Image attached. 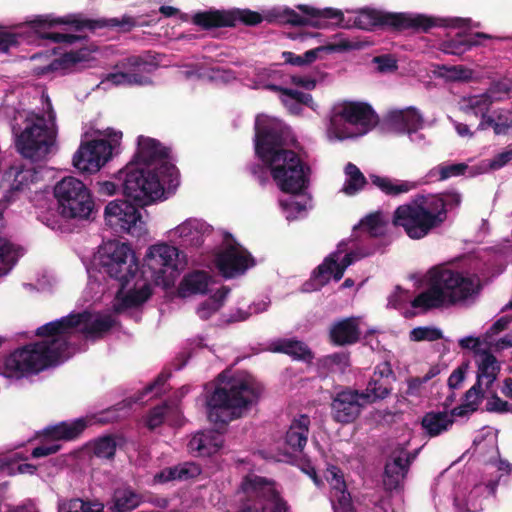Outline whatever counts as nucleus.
I'll list each match as a JSON object with an SVG mask.
<instances>
[{"instance_id":"1","label":"nucleus","mask_w":512,"mask_h":512,"mask_svg":"<svg viewBox=\"0 0 512 512\" xmlns=\"http://www.w3.org/2000/svg\"><path fill=\"white\" fill-rule=\"evenodd\" d=\"M115 325L109 315L93 316L89 311L71 313L60 319L48 322L36 330L40 341L26 344L11 352L3 362V374L8 378L20 379L24 376L57 366L72 357L74 348L70 342L78 327L88 340L104 337Z\"/></svg>"},{"instance_id":"2","label":"nucleus","mask_w":512,"mask_h":512,"mask_svg":"<svg viewBox=\"0 0 512 512\" xmlns=\"http://www.w3.org/2000/svg\"><path fill=\"white\" fill-rule=\"evenodd\" d=\"M254 129L255 154L270 167L278 188L284 193H302L309 184L310 167L295 151L285 147L281 124L266 115H258Z\"/></svg>"},{"instance_id":"3","label":"nucleus","mask_w":512,"mask_h":512,"mask_svg":"<svg viewBox=\"0 0 512 512\" xmlns=\"http://www.w3.org/2000/svg\"><path fill=\"white\" fill-rule=\"evenodd\" d=\"M254 129L255 154L270 167L278 188L284 193H302L309 184L310 167L295 151L285 147L281 124L266 115H258Z\"/></svg>"},{"instance_id":"4","label":"nucleus","mask_w":512,"mask_h":512,"mask_svg":"<svg viewBox=\"0 0 512 512\" xmlns=\"http://www.w3.org/2000/svg\"><path fill=\"white\" fill-rule=\"evenodd\" d=\"M205 390L208 416H219L224 412H229L231 416H241L243 411L257 404L263 387L252 379L228 377L225 372H221Z\"/></svg>"},{"instance_id":"5","label":"nucleus","mask_w":512,"mask_h":512,"mask_svg":"<svg viewBox=\"0 0 512 512\" xmlns=\"http://www.w3.org/2000/svg\"><path fill=\"white\" fill-rule=\"evenodd\" d=\"M56 25H70L76 31L88 29L92 32L108 28L117 29L119 32H130L136 25V19L129 15L122 18L88 19L81 14H70L64 17H52L51 15L38 16L30 22L31 28L41 38L54 43L73 44L82 39L81 36L59 32H49L47 29Z\"/></svg>"},{"instance_id":"6","label":"nucleus","mask_w":512,"mask_h":512,"mask_svg":"<svg viewBox=\"0 0 512 512\" xmlns=\"http://www.w3.org/2000/svg\"><path fill=\"white\" fill-rule=\"evenodd\" d=\"M443 207L440 198L421 196L412 203L397 207L392 222L402 227L409 238L422 239L445 222Z\"/></svg>"},{"instance_id":"7","label":"nucleus","mask_w":512,"mask_h":512,"mask_svg":"<svg viewBox=\"0 0 512 512\" xmlns=\"http://www.w3.org/2000/svg\"><path fill=\"white\" fill-rule=\"evenodd\" d=\"M17 152L32 162L43 161L56 144V131L43 115L29 114L20 123L12 122Z\"/></svg>"},{"instance_id":"8","label":"nucleus","mask_w":512,"mask_h":512,"mask_svg":"<svg viewBox=\"0 0 512 512\" xmlns=\"http://www.w3.org/2000/svg\"><path fill=\"white\" fill-rule=\"evenodd\" d=\"M123 194L140 208L160 199L167 183L159 172L141 167L137 161H130L116 175Z\"/></svg>"},{"instance_id":"9","label":"nucleus","mask_w":512,"mask_h":512,"mask_svg":"<svg viewBox=\"0 0 512 512\" xmlns=\"http://www.w3.org/2000/svg\"><path fill=\"white\" fill-rule=\"evenodd\" d=\"M441 25L439 19L424 14L390 13L369 8L360 10L353 20V26L362 30L389 28L397 32L412 30L427 33Z\"/></svg>"},{"instance_id":"10","label":"nucleus","mask_w":512,"mask_h":512,"mask_svg":"<svg viewBox=\"0 0 512 512\" xmlns=\"http://www.w3.org/2000/svg\"><path fill=\"white\" fill-rule=\"evenodd\" d=\"M59 214L65 219L92 220L97 212L90 190L79 179L64 177L54 187Z\"/></svg>"},{"instance_id":"11","label":"nucleus","mask_w":512,"mask_h":512,"mask_svg":"<svg viewBox=\"0 0 512 512\" xmlns=\"http://www.w3.org/2000/svg\"><path fill=\"white\" fill-rule=\"evenodd\" d=\"M301 12L285 8H274L268 14L270 22L291 26H312L314 28H328L330 25L349 27L344 24V15L341 10L333 8L318 9L310 5L301 4L297 6Z\"/></svg>"},{"instance_id":"12","label":"nucleus","mask_w":512,"mask_h":512,"mask_svg":"<svg viewBox=\"0 0 512 512\" xmlns=\"http://www.w3.org/2000/svg\"><path fill=\"white\" fill-rule=\"evenodd\" d=\"M99 254L102 271L119 282V292L124 291L139 271L137 259L129 245L109 241L101 248Z\"/></svg>"},{"instance_id":"13","label":"nucleus","mask_w":512,"mask_h":512,"mask_svg":"<svg viewBox=\"0 0 512 512\" xmlns=\"http://www.w3.org/2000/svg\"><path fill=\"white\" fill-rule=\"evenodd\" d=\"M170 149L159 140L140 135L137 150L131 161H137L141 167L159 172L167 183V189H176L180 183L179 171L170 160Z\"/></svg>"},{"instance_id":"14","label":"nucleus","mask_w":512,"mask_h":512,"mask_svg":"<svg viewBox=\"0 0 512 512\" xmlns=\"http://www.w3.org/2000/svg\"><path fill=\"white\" fill-rule=\"evenodd\" d=\"M440 290L448 305L464 302L481 289L479 278L475 274L459 270L452 265H441L432 270Z\"/></svg>"},{"instance_id":"15","label":"nucleus","mask_w":512,"mask_h":512,"mask_svg":"<svg viewBox=\"0 0 512 512\" xmlns=\"http://www.w3.org/2000/svg\"><path fill=\"white\" fill-rule=\"evenodd\" d=\"M241 489L253 501L239 512H289L287 502L279 496L274 483L251 474L244 478Z\"/></svg>"},{"instance_id":"16","label":"nucleus","mask_w":512,"mask_h":512,"mask_svg":"<svg viewBox=\"0 0 512 512\" xmlns=\"http://www.w3.org/2000/svg\"><path fill=\"white\" fill-rule=\"evenodd\" d=\"M138 207L135 202L133 204L127 200L109 202L104 211L106 224L116 232L141 237L147 229Z\"/></svg>"},{"instance_id":"17","label":"nucleus","mask_w":512,"mask_h":512,"mask_svg":"<svg viewBox=\"0 0 512 512\" xmlns=\"http://www.w3.org/2000/svg\"><path fill=\"white\" fill-rule=\"evenodd\" d=\"M122 137L121 132H115L111 140L93 139L84 142L73 157V165L81 172L94 173L111 158L112 152Z\"/></svg>"},{"instance_id":"18","label":"nucleus","mask_w":512,"mask_h":512,"mask_svg":"<svg viewBox=\"0 0 512 512\" xmlns=\"http://www.w3.org/2000/svg\"><path fill=\"white\" fill-rule=\"evenodd\" d=\"M263 21L260 13L250 9L234 8L230 10H208L197 12L192 18L194 25L204 30L222 27H235L238 22L247 26H256Z\"/></svg>"},{"instance_id":"19","label":"nucleus","mask_w":512,"mask_h":512,"mask_svg":"<svg viewBox=\"0 0 512 512\" xmlns=\"http://www.w3.org/2000/svg\"><path fill=\"white\" fill-rule=\"evenodd\" d=\"M179 250L171 245L161 243L149 248L145 256L144 267L151 271L156 282L168 283L178 274Z\"/></svg>"},{"instance_id":"20","label":"nucleus","mask_w":512,"mask_h":512,"mask_svg":"<svg viewBox=\"0 0 512 512\" xmlns=\"http://www.w3.org/2000/svg\"><path fill=\"white\" fill-rule=\"evenodd\" d=\"M214 264L224 278L230 279L244 274L253 267L255 259L246 248L234 242L215 255Z\"/></svg>"},{"instance_id":"21","label":"nucleus","mask_w":512,"mask_h":512,"mask_svg":"<svg viewBox=\"0 0 512 512\" xmlns=\"http://www.w3.org/2000/svg\"><path fill=\"white\" fill-rule=\"evenodd\" d=\"M338 119L344 120L351 125L360 126L363 133L371 130L378 121V117L371 105L354 101H345L334 110L330 118V127L332 129H337Z\"/></svg>"},{"instance_id":"22","label":"nucleus","mask_w":512,"mask_h":512,"mask_svg":"<svg viewBox=\"0 0 512 512\" xmlns=\"http://www.w3.org/2000/svg\"><path fill=\"white\" fill-rule=\"evenodd\" d=\"M415 455L405 447H396L389 455L384 470L383 484L386 490H395L405 480Z\"/></svg>"},{"instance_id":"23","label":"nucleus","mask_w":512,"mask_h":512,"mask_svg":"<svg viewBox=\"0 0 512 512\" xmlns=\"http://www.w3.org/2000/svg\"><path fill=\"white\" fill-rule=\"evenodd\" d=\"M228 422L217 418L214 425L216 430H204L195 433L188 443V450L194 456L206 457L217 453L223 446V432Z\"/></svg>"},{"instance_id":"24","label":"nucleus","mask_w":512,"mask_h":512,"mask_svg":"<svg viewBox=\"0 0 512 512\" xmlns=\"http://www.w3.org/2000/svg\"><path fill=\"white\" fill-rule=\"evenodd\" d=\"M329 342L333 346H350L361 339V329L358 317H346L334 321L328 331Z\"/></svg>"},{"instance_id":"25","label":"nucleus","mask_w":512,"mask_h":512,"mask_svg":"<svg viewBox=\"0 0 512 512\" xmlns=\"http://www.w3.org/2000/svg\"><path fill=\"white\" fill-rule=\"evenodd\" d=\"M353 261L354 256L352 253L345 254L340 263L338 262V253H332L313 271L312 279L319 288L326 285L331 276H333L335 281H339L342 279L346 268Z\"/></svg>"},{"instance_id":"26","label":"nucleus","mask_w":512,"mask_h":512,"mask_svg":"<svg viewBox=\"0 0 512 512\" xmlns=\"http://www.w3.org/2000/svg\"><path fill=\"white\" fill-rule=\"evenodd\" d=\"M170 377L171 372L162 371L155 380L146 385L142 391L114 405L113 410L121 411L125 408H131L132 406H142L148 401L145 399L148 395H151L149 399L162 395L166 392V383Z\"/></svg>"},{"instance_id":"27","label":"nucleus","mask_w":512,"mask_h":512,"mask_svg":"<svg viewBox=\"0 0 512 512\" xmlns=\"http://www.w3.org/2000/svg\"><path fill=\"white\" fill-rule=\"evenodd\" d=\"M388 124L400 133H416L423 127L424 119L414 107L403 110H393L387 115Z\"/></svg>"},{"instance_id":"28","label":"nucleus","mask_w":512,"mask_h":512,"mask_svg":"<svg viewBox=\"0 0 512 512\" xmlns=\"http://www.w3.org/2000/svg\"><path fill=\"white\" fill-rule=\"evenodd\" d=\"M309 418L294 419L289 426L285 436V443L289 449L285 453V461H290V457L303 451L306 446L309 433Z\"/></svg>"},{"instance_id":"29","label":"nucleus","mask_w":512,"mask_h":512,"mask_svg":"<svg viewBox=\"0 0 512 512\" xmlns=\"http://www.w3.org/2000/svg\"><path fill=\"white\" fill-rule=\"evenodd\" d=\"M368 398L357 390L341 391L334 398L332 408L343 416H359L362 408L368 405L365 400Z\"/></svg>"},{"instance_id":"30","label":"nucleus","mask_w":512,"mask_h":512,"mask_svg":"<svg viewBox=\"0 0 512 512\" xmlns=\"http://www.w3.org/2000/svg\"><path fill=\"white\" fill-rule=\"evenodd\" d=\"M87 425L85 418H77L74 421H62L45 428L44 434L56 441H73L83 433Z\"/></svg>"},{"instance_id":"31","label":"nucleus","mask_w":512,"mask_h":512,"mask_svg":"<svg viewBox=\"0 0 512 512\" xmlns=\"http://www.w3.org/2000/svg\"><path fill=\"white\" fill-rule=\"evenodd\" d=\"M5 180L10 181V192H20L29 188V185L38 181L39 174L35 167L22 165L12 166L4 174Z\"/></svg>"},{"instance_id":"32","label":"nucleus","mask_w":512,"mask_h":512,"mask_svg":"<svg viewBox=\"0 0 512 512\" xmlns=\"http://www.w3.org/2000/svg\"><path fill=\"white\" fill-rule=\"evenodd\" d=\"M133 285L127 287V293L122 298V304L125 308H135L145 303L152 295V289L149 282L143 279L142 274L138 272L136 278L131 280ZM126 290V288L124 289Z\"/></svg>"},{"instance_id":"33","label":"nucleus","mask_w":512,"mask_h":512,"mask_svg":"<svg viewBox=\"0 0 512 512\" xmlns=\"http://www.w3.org/2000/svg\"><path fill=\"white\" fill-rule=\"evenodd\" d=\"M447 304L444 293L440 290L436 280L431 274L430 286L418 294L411 302L413 308H422L425 311L440 308Z\"/></svg>"},{"instance_id":"34","label":"nucleus","mask_w":512,"mask_h":512,"mask_svg":"<svg viewBox=\"0 0 512 512\" xmlns=\"http://www.w3.org/2000/svg\"><path fill=\"white\" fill-rule=\"evenodd\" d=\"M340 49L337 44H327L318 46L314 49L306 51L303 55H297L291 51L282 52L284 62L293 66H305L315 62L317 59L322 58L323 54L333 53Z\"/></svg>"},{"instance_id":"35","label":"nucleus","mask_w":512,"mask_h":512,"mask_svg":"<svg viewBox=\"0 0 512 512\" xmlns=\"http://www.w3.org/2000/svg\"><path fill=\"white\" fill-rule=\"evenodd\" d=\"M331 499L334 512H354L350 494L346 491V484L342 475L332 471Z\"/></svg>"},{"instance_id":"36","label":"nucleus","mask_w":512,"mask_h":512,"mask_svg":"<svg viewBox=\"0 0 512 512\" xmlns=\"http://www.w3.org/2000/svg\"><path fill=\"white\" fill-rule=\"evenodd\" d=\"M201 467L195 462H185L173 467H168L157 473L155 481L163 483L171 480H188L201 474Z\"/></svg>"},{"instance_id":"37","label":"nucleus","mask_w":512,"mask_h":512,"mask_svg":"<svg viewBox=\"0 0 512 512\" xmlns=\"http://www.w3.org/2000/svg\"><path fill=\"white\" fill-rule=\"evenodd\" d=\"M189 388L182 386L173 392L167 399L154 405L146 416H180L182 415L181 400L188 393Z\"/></svg>"},{"instance_id":"38","label":"nucleus","mask_w":512,"mask_h":512,"mask_svg":"<svg viewBox=\"0 0 512 512\" xmlns=\"http://www.w3.org/2000/svg\"><path fill=\"white\" fill-rule=\"evenodd\" d=\"M480 361L478 363L476 383L482 385L483 379H486V387L489 388L497 378L500 371V365L496 357L489 350H481Z\"/></svg>"},{"instance_id":"39","label":"nucleus","mask_w":512,"mask_h":512,"mask_svg":"<svg viewBox=\"0 0 512 512\" xmlns=\"http://www.w3.org/2000/svg\"><path fill=\"white\" fill-rule=\"evenodd\" d=\"M276 352L291 356L294 360L311 363L314 359V353L309 346L299 340L283 339L278 341L274 349Z\"/></svg>"},{"instance_id":"40","label":"nucleus","mask_w":512,"mask_h":512,"mask_svg":"<svg viewBox=\"0 0 512 512\" xmlns=\"http://www.w3.org/2000/svg\"><path fill=\"white\" fill-rule=\"evenodd\" d=\"M142 501V496L130 487L118 488L113 493L111 509L114 512H130L137 508Z\"/></svg>"},{"instance_id":"41","label":"nucleus","mask_w":512,"mask_h":512,"mask_svg":"<svg viewBox=\"0 0 512 512\" xmlns=\"http://www.w3.org/2000/svg\"><path fill=\"white\" fill-rule=\"evenodd\" d=\"M484 398L482 385L476 383L464 394L461 405L451 411L450 416H466L478 410Z\"/></svg>"},{"instance_id":"42","label":"nucleus","mask_w":512,"mask_h":512,"mask_svg":"<svg viewBox=\"0 0 512 512\" xmlns=\"http://www.w3.org/2000/svg\"><path fill=\"white\" fill-rule=\"evenodd\" d=\"M210 276L205 271H194L182 280L179 291L183 296L187 294H205L208 290Z\"/></svg>"},{"instance_id":"43","label":"nucleus","mask_w":512,"mask_h":512,"mask_svg":"<svg viewBox=\"0 0 512 512\" xmlns=\"http://www.w3.org/2000/svg\"><path fill=\"white\" fill-rule=\"evenodd\" d=\"M345 174L347 179L344 183L342 191L347 195H354L364 188L367 179L360 169L353 163L349 162L345 166Z\"/></svg>"},{"instance_id":"44","label":"nucleus","mask_w":512,"mask_h":512,"mask_svg":"<svg viewBox=\"0 0 512 512\" xmlns=\"http://www.w3.org/2000/svg\"><path fill=\"white\" fill-rule=\"evenodd\" d=\"M463 103L462 110L466 114H473L478 117L489 112L493 99L490 94L483 93L465 98Z\"/></svg>"},{"instance_id":"45","label":"nucleus","mask_w":512,"mask_h":512,"mask_svg":"<svg viewBox=\"0 0 512 512\" xmlns=\"http://www.w3.org/2000/svg\"><path fill=\"white\" fill-rule=\"evenodd\" d=\"M107 81L113 85H128V86H147L153 83L152 79L146 75L129 72L128 70L110 73L107 76Z\"/></svg>"},{"instance_id":"46","label":"nucleus","mask_w":512,"mask_h":512,"mask_svg":"<svg viewBox=\"0 0 512 512\" xmlns=\"http://www.w3.org/2000/svg\"><path fill=\"white\" fill-rule=\"evenodd\" d=\"M88 447L95 457L111 460L115 456L117 442L115 437L106 435L92 441Z\"/></svg>"},{"instance_id":"47","label":"nucleus","mask_w":512,"mask_h":512,"mask_svg":"<svg viewBox=\"0 0 512 512\" xmlns=\"http://www.w3.org/2000/svg\"><path fill=\"white\" fill-rule=\"evenodd\" d=\"M392 387L389 380L371 377L366 390L361 392L362 395H368L369 398L365 399L367 404H372L377 400L386 398L391 393Z\"/></svg>"},{"instance_id":"48","label":"nucleus","mask_w":512,"mask_h":512,"mask_svg":"<svg viewBox=\"0 0 512 512\" xmlns=\"http://www.w3.org/2000/svg\"><path fill=\"white\" fill-rule=\"evenodd\" d=\"M373 185L378 187L382 192L387 195H399L402 193H407L412 188L408 182L398 181L397 183H393L388 177H381L378 175L371 174L369 176Z\"/></svg>"},{"instance_id":"49","label":"nucleus","mask_w":512,"mask_h":512,"mask_svg":"<svg viewBox=\"0 0 512 512\" xmlns=\"http://www.w3.org/2000/svg\"><path fill=\"white\" fill-rule=\"evenodd\" d=\"M58 507L59 512H102L104 509L100 502H85L79 498L60 500Z\"/></svg>"},{"instance_id":"50","label":"nucleus","mask_w":512,"mask_h":512,"mask_svg":"<svg viewBox=\"0 0 512 512\" xmlns=\"http://www.w3.org/2000/svg\"><path fill=\"white\" fill-rule=\"evenodd\" d=\"M319 365L328 371L344 372L350 366L349 352H335L319 359Z\"/></svg>"},{"instance_id":"51","label":"nucleus","mask_w":512,"mask_h":512,"mask_svg":"<svg viewBox=\"0 0 512 512\" xmlns=\"http://www.w3.org/2000/svg\"><path fill=\"white\" fill-rule=\"evenodd\" d=\"M88 57L89 51L85 48L66 52L60 58L53 60L50 68L51 70H57L59 67L68 68L79 62L87 61Z\"/></svg>"},{"instance_id":"52","label":"nucleus","mask_w":512,"mask_h":512,"mask_svg":"<svg viewBox=\"0 0 512 512\" xmlns=\"http://www.w3.org/2000/svg\"><path fill=\"white\" fill-rule=\"evenodd\" d=\"M490 38L489 35L478 32L474 37H469L465 39H452L450 41L445 42L444 51L454 55H460L464 53L467 49H470L472 46L478 45L479 42L475 40V38Z\"/></svg>"},{"instance_id":"53","label":"nucleus","mask_w":512,"mask_h":512,"mask_svg":"<svg viewBox=\"0 0 512 512\" xmlns=\"http://www.w3.org/2000/svg\"><path fill=\"white\" fill-rule=\"evenodd\" d=\"M121 67L129 72L146 75L148 77H150L149 75L157 68L155 64L146 61L140 56H130L126 58L121 63Z\"/></svg>"},{"instance_id":"54","label":"nucleus","mask_w":512,"mask_h":512,"mask_svg":"<svg viewBox=\"0 0 512 512\" xmlns=\"http://www.w3.org/2000/svg\"><path fill=\"white\" fill-rule=\"evenodd\" d=\"M454 421L453 418H422L421 426L423 430L431 437L438 436L447 431Z\"/></svg>"},{"instance_id":"55","label":"nucleus","mask_w":512,"mask_h":512,"mask_svg":"<svg viewBox=\"0 0 512 512\" xmlns=\"http://www.w3.org/2000/svg\"><path fill=\"white\" fill-rule=\"evenodd\" d=\"M443 338L442 331L435 327H416L410 332V340L415 342L436 341Z\"/></svg>"},{"instance_id":"56","label":"nucleus","mask_w":512,"mask_h":512,"mask_svg":"<svg viewBox=\"0 0 512 512\" xmlns=\"http://www.w3.org/2000/svg\"><path fill=\"white\" fill-rule=\"evenodd\" d=\"M468 165L466 163L439 164L434 168L439 175V180L444 181L451 177L462 176L466 173Z\"/></svg>"},{"instance_id":"57","label":"nucleus","mask_w":512,"mask_h":512,"mask_svg":"<svg viewBox=\"0 0 512 512\" xmlns=\"http://www.w3.org/2000/svg\"><path fill=\"white\" fill-rule=\"evenodd\" d=\"M494 121V133L506 135L512 129V112L504 109L495 110Z\"/></svg>"},{"instance_id":"58","label":"nucleus","mask_w":512,"mask_h":512,"mask_svg":"<svg viewBox=\"0 0 512 512\" xmlns=\"http://www.w3.org/2000/svg\"><path fill=\"white\" fill-rule=\"evenodd\" d=\"M360 227L366 230L371 237L383 234V222L379 212L371 213L360 221Z\"/></svg>"},{"instance_id":"59","label":"nucleus","mask_w":512,"mask_h":512,"mask_svg":"<svg viewBox=\"0 0 512 512\" xmlns=\"http://www.w3.org/2000/svg\"><path fill=\"white\" fill-rule=\"evenodd\" d=\"M511 91L512 82L509 79H502L492 82L485 93L491 95L494 103L495 101H501L504 98L509 97Z\"/></svg>"},{"instance_id":"60","label":"nucleus","mask_w":512,"mask_h":512,"mask_svg":"<svg viewBox=\"0 0 512 512\" xmlns=\"http://www.w3.org/2000/svg\"><path fill=\"white\" fill-rule=\"evenodd\" d=\"M247 171L253 177L255 181L261 186H265L269 182L270 167L264 162L262 163H250L247 165Z\"/></svg>"},{"instance_id":"61","label":"nucleus","mask_w":512,"mask_h":512,"mask_svg":"<svg viewBox=\"0 0 512 512\" xmlns=\"http://www.w3.org/2000/svg\"><path fill=\"white\" fill-rule=\"evenodd\" d=\"M427 197L440 198L444 206L445 220L447 219L448 208L456 207L461 202V196L457 192H446L442 194L428 195Z\"/></svg>"},{"instance_id":"62","label":"nucleus","mask_w":512,"mask_h":512,"mask_svg":"<svg viewBox=\"0 0 512 512\" xmlns=\"http://www.w3.org/2000/svg\"><path fill=\"white\" fill-rule=\"evenodd\" d=\"M486 410L488 412L496 413L512 412V409L509 408V403L502 400L497 395H493L490 399L487 400Z\"/></svg>"},{"instance_id":"63","label":"nucleus","mask_w":512,"mask_h":512,"mask_svg":"<svg viewBox=\"0 0 512 512\" xmlns=\"http://www.w3.org/2000/svg\"><path fill=\"white\" fill-rule=\"evenodd\" d=\"M219 310V304L215 300H205L197 309L200 319L208 320L213 314Z\"/></svg>"},{"instance_id":"64","label":"nucleus","mask_w":512,"mask_h":512,"mask_svg":"<svg viewBox=\"0 0 512 512\" xmlns=\"http://www.w3.org/2000/svg\"><path fill=\"white\" fill-rule=\"evenodd\" d=\"M512 160V145L507 150L497 154L491 161L492 169H500Z\"/></svg>"}]
</instances>
